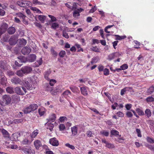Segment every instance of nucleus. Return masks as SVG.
I'll return each mask as SVG.
<instances>
[{
  "mask_svg": "<svg viewBox=\"0 0 154 154\" xmlns=\"http://www.w3.org/2000/svg\"><path fill=\"white\" fill-rule=\"evenodd\" d=\"M7 82L6 78L5 77H2L0 79V83L3 85H6Z\"/></svg>",
  "mask_w": 154,
  "mask_h": 154,
  "instance_id": "4be33fe9",
  "label": "nucleus"
},
{
  "mask_svg": "<svg viewBox=\"0 0 154 154\" xmlns=\"http://www.w3.org/2000/svg\"><path fill=\"white\" fill-rule=\"evenodd\" d=\"M65 146L68 147L69 148H70L72 150H74L75 149V146L72 145H71L69 143H66L65 144Z\"/></svg>",
  "mask_w": 154,
  "mask_h": 154,
  "instance_id": "49530a36",
  "label": "nucleus"
},
{
  "mask_svg": "<svg viewBox=\"0 0 154 154\" xmlns=\"http://www.w3.org/2000/svg\"><path fill=\"white\" fill-rule=\"evenodd\" d=\"M38 112L40 116H42L44 115L45 113V109L44 108H41L38 109Z\"/></svg>",
  "mask_w": 154,
  "mask_h": 154,
  "instance_id": "412c9836",
  "label": "nucleus"
},
{
  "mask_svg": "<svg viewBox=\"0 0 154 154\" xmlns=\"http://www.w3.org/2000/svg\"><path fill=\"white\" fill-rule=\"evenodd\" d=\"M116 114L119 117H123L124 116V114L122 112L118 111L117 112Z\"/></svg>",
  "mask_w": 154,
  "mask_h": 154,
  "instance_id": "e2e57ef3",
  "label": "nucleus"
},
{
  "mask_svg": "<svg viewBox=\"0 0 154 154\" xmlns=\"http://www.w3.org/2000/svg\"><path fill=\"white\" fill-rule=\"evenodd\" d=\"M38 133V130H36L33 131L31 135V137L32 138H35Z\"/></svg>",
  "mask_w": 154,
  "mask_h": 154,
  "instance_id": "e433bc0d",
  "label": "nucleus"
},
{
  "mask_svg": "<svg viewBox=\"0 0 154 154\" xmlns=\"http://www.w3.org/2000/svg\"><path fill=\"white\" fill-rule=\"evenodd\" d=\"M23 122V120L22 119H15L13 120V121H12L11 123V124H13V123H15V124H18L19 123H22Z\"/></svg>",
  "mask_w": 154,
  "mask_h": 154,
  "instance_id": "72a5a7b5",
  "label": "nucleus"
},
{
  "mask_svg": "<svg viewBox=\"0 0 154 154\" xmlns=\"http://www.w3.org/2000/svg\"><path fill=\"white\" fill-rule=\"evenodd\" d=\"M51 72L50 70H48L46 71L44 74V77L45 79L47 80H49L50 79L49 78V76L51 74Z\"/></svg>",
  "mask_w": 154,
  "mask_h": 154,
  "instance_id": "b1692460",
  "label": "nucleus"
},
{
  "mask_svg": "<svg viewBox=\"0 0 154 154\" xmlns=\"http://www.w3.org/2000/svg\"><path fill=\"white\" fill-rule=\"evenodd\" d=\"M17 41L19 43V46L20 47L25 45L26 43V41L25 39H18Z\"/></svg>",
  "mask_w": 154,
  "mask_h": 154,
  "instance_id": "4468645a",
  "label": "nucleus"
},
{
  "mask_svg": "<svg viewBox=\"0 0 154 154\" xmlns=\"http://www.w3.org/2000/svg\"><path fill=\"white\" fill-rule=\"evenodd\" d=\"M106 146L109 148H113L115 147V146L113 144L108 143H107Z\"/></svg>",
  "mask_w": 154,
  "mask_h": 154,
  "instance_id": "8fccbe9b",
  "label": "nucleus"
},
{
  "mask_svg": "<svg viewBox=\"0 0 154 154\" xmlns=\"http://www.w3.org/2000/svg\"><path fill=\"white\" fill-rule=\"evenodd\" d=\"M71 92L68 90H67L64 91L62 94V96L65 97L69 94L71 95Z\"/></svg>",
  "mask_w": 154,
  "mask_h": 154,
  "instance_id": "a19ab883",
  "label": "nucleus"
},
{
  "mask_svg": "<svg viewBox=\"0 0 154 154\" xmlns=\"http://www.w3.org/2000/svg\"><path fill=\"white\" fill-rule=\"evenodd\" d=\"M136 111L138 114V115L140 116H143L144 115V113L142 109L139 108H136Z\"/></svg>",
  "mask_w": 154,
  "mask_h": 154,
  "instance_id": "c756f323",
  "label": "nucleus"
},
{
  "mask_svg": "<svg viewBox=\"0 0 154 154\" xmlns=\"http://www.w3.org/2000/svg\"><path fill=\"white\" fill-rule=\"evenodd\" d=\"M48 16L51 19V21L52 22H54L56 21V18L54 16L51 15H48Z\"/></svg>",
  "mask_w": 154,
  "mask_h": 154,
  "instance_id": "69168bd1",
  "label": "nucleus"
},
{
  "mask_svg": "<svg viewBox=\"0 0 154 154\" xmlns=\"http://www.w3.org/2000/svg\"><path fill=\"white\" fill-rule=\"evenodd\" d=\"M46 16L45 15H39L38 16L39 20L42 23H44L46 18Z\"/></svg>",
  "mask_w": 154,
  "mask_h": 154,
  "instance_id": "cd10ccee",
  "label": "nucleus"
},
{
  "mask_svg": "<svg viewBox=\"0 0 154 154\" xmlns=\"http://www.w3.org/2000/svg\"><path fill=\"white\" fill-rule=\"evenodd\" d=\"M147 141L150 143H154V140L149 137H147L146 138Z\"/></svg>",
  "mask_w": 154,
  "mask_h": 154,
  "instance_id": "864d4df0",
  "label": "nucleus"
},
{
  "mask_svg": "<svg viewBox=\"0 0 154 154\" xmlns=\"http://www.w3.org/2000/svg\"><path fill=\"white\" fill-rule=\"evenodd\" d=\"M51 27L52 28L55 29L57 27H59V24L57 23H54L52 24Z\"/></svg>",
  "mask_w": 154,
  "mask_h": 154,
  "instance_id": "680f3d73",
  "label": "nucleus"
},
{
  "mask_svg": "<svg viewBox=\"0 0 154 154\" xmlns=\"http://www.w3.org/2000/svg\"><path fill=\"white\" fill-rule=\"evenodd\" d=\"M31 10H32L34 11H36L38 13V14L42 13L41 11L40 10H39V9H38V8H36V7H32L31 8Z\"/></svg>",
  "mask_w": 154,
  "mask_h": 154,
  "instance_id": "de8ad7c7",
  "label": "nucleus"
},
{
  "mask_svg": "<svg viewBox=\"0 0 154 154\" xmlns=\"http://www.w3.org/2000/svg\"><path fill=\"white\" fill-rule=\"evenodd\" d=\"M128 65L126 64H123L120 66V68L122 70L126 69L128 68Z\"/></svg>",
  "mask_w": 154,
  "mask_h": 154,
  "instance_id": "6e6d98bb",
  "label": "nucleus"
},
{
  "mask_svg": "<svg viewBox=\"0 0 154 154\" xmlns=\"http://www.w3.org/2000/svg\"><path fill=\"white\" fill-rule=\"evenodd\" d=\"M22 69L23 71V73L25 74H27L29 73L32 71V68L31 67L26 66L22 67Z\"/></svg>",
  "mask_w": 154,
  "mask_h": 154,
  "instance_id": "6e6552de",
  "label": "nucleus"
},
{
  "mask_svg": "<svg viewBox=\"0 0 154 154\" xmlns=\"http://www.w3.org/2000/svg\"><path fill=\"white\" fill-rule=\"evenodd\" d=\"M20 136V133L17 132L13 134L10 137V140L12 141H17L18 140V138Z\"/></svg>",
  "mask_w": 154,
  "mask_h": 154,
  "instance_id": "39448f33",
  "label": "nucleus"
},
{
  "mask_svg": "<svg viewBox=\"0 0 154 154\" xmlns=\"http://www.w3.org/2000/svg\"><path fill=\"white\" fill-rule=\"evenodd\" d=\"M19 150H22L24 154H35V152L30 148L20 147Z\"/></svg>",
  "mask_w": 154,
  "mask_h": 154,
  "instance_id": "f03ea898",
  "label": "nucleus"
},
{
  "mask_svg": "<svg viewBox=\"0 0 154 154\" xmlns=\"http://www.w3.org/2000/svg\"><path fill=\"white\" fill-rule=\"evenodd\" d=\"M66 54V52L64 51H62L59 53L60 57H63Z\"/></svg>",
  "mask_w": 154,
  "mask_h": 154,
  "instance_id": "4d7b16f0",
  "label": "nucleus"
},
{
  "mask_svg": "<svg viewBox=\"0 0 154 154\" xmlns=\"http://www.w3.org/2000/svg\"><path fill=\"white\" fill-rule=\"evenodd\" d=\"M49 143L54 146H57L59 144V141L55 137H53L49 140Z\"/></svg>",
  "mask_w": 154,
  "mask_h": 154,
  "instance_id": "0eeeda50",
  "label": "nucleus"
},
{
  "mask_svg": "<svg viewBox=\"0 0 154 154\" xmlns=\"http://www.w3.org/2000/svg\"><path fill=\"white\" fill-rule=\"evenodd\" d=\"M24 85L28 90H31L32 88V85L28 81H25L23 83Z\"/></svg>",
  "mask_w": 154,
  "mask_h": 154,
  "instance_id": "f3484780",
  "label": "nucleus"
},
{
  "mask_svg": "<svg viewBox=\"0 0 154 154\" xmlns=\"http://www.w3.org/2000/svg\"><path fill=\"white\" fill-rule=\"evenodd\" d=\"M100 134L106 137L108 136L109 135V132L104 130L100 131Z\"/></svg>",
  "mask_w": 154,
  "mask_h": 154,
  "instance_id": "ea45409f",
  "label": "nucleus"
},
{
  "mask_svg": "<svg viewBox=\"0 0 154 154\" xmlns=\"http://www.w3.org/2000/svg\"><path fill=\"white\" fill-rule=\"evenodd\" d=\"M28 139L25 138L21 142V144L23 145H26L28 143Z\"/></svg>",
  "mask_w": 154,
  "mask_h": 154,
  "instance_id": "13d9d810",
  "label": "nucleus"
},
{
  "mask_svg": "<svg viewBox=\"0 0 154 154\" xmlns=\"http://www.w3.org/2000/svg\"><path fill=\"white\" fill-rule=\"evenodd\" d=\"M16 29L13 26L10 27V35L13 34L15 32Z\"/></svg>",
  "mask_w": 154,
  "mask_h": 154,
  "instance_id": "bf43d9fd",
  "label": "nucleus"
},
{
  "mask_svg": "<svg viewBox=\"0 0 154 154\" xmlns=\"http://www.w3.org/2000/svg\"><path fill=\"white\" fill-rule=\"evenodd\" d=\"M31 51V50L30 48L26 46L22 48L21 50V52L24 55H27L30 53Z\"/></svg>",
  "mask_w": 154,
  "mask_h": 154,
  "instance_id": "1a4fd4ad",
  "label": "nucleus"
},
{
  "mask_svg": "<svg viewBox=\"0 0 154 154\" xmlns=\"http://www.w3.org/2000/svg\"><path fill=\"white\" fill-rule=\"evenodd\" d=\"M59 128L60 131H62L65 129L66 127L64 124H61L59 126Z\"/></svg>",
  "mask_w": 154,
  "mask_h": 154,
  "instance_id": "603ef678",
  "label": "nucleus"
},
{
  "mask_svg": "<svg viewBox=\"0 0 154 154\" xmlns=\"http://www.w3.org/2000/svg\"><path fill=\"white\" fill-rule=\"evenodd\" d=\"M64 89L62 85H59L56 87L55 90L57 93L61 92Z\"/></svg>",
  "mask_w": 154,
  "mask_h": 154,
  "instance_id": "bb28decb",
  "label": "nucleus"
},
{
  "mask_svg": "<svg viewBox=\"0 0 154 154\" xmlns=\"http://www.w3.org/2000/svg\"><path fill=\"white\" fill-rule=\"evenodd\" d=\"M103 71V74L104 75L107 76L109 74V70L108 69L105 68Z\"/></svg>",
  "mask_w": 154,
  "mask_h": 154,
  "instance_id": "5fc2aeb1",
  "label": "nucleus"
},
{
  "mask_svg": "<svg viewBox=\"0 0 154 154\" xmlns=\"http://www.w3.org/2000/svg\"><path fill=\"white\" fill-rule=\"evenodd\" d=\"M0 67L4 69H5L6 68V63L2 61H0Z\"/></svg>",
  "mask_w": 154,
  "mask_h": 154,
  "instance_id": "4c0bfd02",
  "label": "nucleus"
},
{
  "mask_svg": "<svg viewBox=\"0 0 154 154\" xmlns=\"http://www.w3.org/2000/svg\"><path fill=\"white\" fill-rule=\"evenodd\" d=\"M148 123L150 124L149 127L151 130L153 129L154 128V121L152 120H149Z\"/></svg>",
  "mask_w": 154,
  "mask_h": 154,
  "instance_id": "79ce46f5",
  "label": "nucleus"
},
{
  "mask_svg": "<svg viewBox=\"0 0 154 154\" xmlns=\"http://www.w3.org/2000/svg\"><path fill=\"white\" fill-rule=\"evenodd\" d=\"M17 16L22 19H25L26 17L24 14L22 13H19L17 14Z\"/></svg>",
  "mask_w": 154,
  "mask_h": 154,
  "instance_id": "09e8293b",
  "label": "nucleus"
},
{
  "mask_svg": "<svg viewBox=\"0 0 154 154\" xmlns=\"http://www.w3.org/2000/svg\"><path fill=\"white\" fill-rule=\"evenodd\" d=\"M112 38H126L125 35H122L120 36L118 35H112Z\"/></svg>",
  "mask_w": 154,
  "mask_h": 154,
  "instance_id": "f704fd0d",
  "label": "nucleus"
},
{
  "mask_svg": "<svg viewBox=\"0 0 154 154\" xmlns=\"http://www.w3.org/2000/svg\"><path fill=\"white\" fill-rule=\"evenodd\" d=\"M51 52L52 55L54 57H56L57 56V53L56 51H55L53 47L51 48Z\"/></svg>",
  "mask_w": 154,
  "mask_h": 154,
  "instance_id": "a18cd8bd",
  "label": "nucleus"
},
{
  "mask_svg": "<svg viewBox=\"0 0 154 154\" xmlns=\"http://www.w3.org/2000/svg\"><path fill=\"white\" fill-rule=\"evenodd\" d=\"M80 15L79 13L76 10H74L73 12V16L75 18H78Z\"/></svg>",
  "mask_w": 154,
  "mask_h": 154,
  "instance_id": "2f4dec72",
  "label": "nucleus"
},
{
  "mask_svg": "<svg viewBox=\"0 0 154 154\" xmlns=\"http://www.w3.org/2000/svg\"><path fill=\"white\" fill-rule=\"evenodd\" d=\"M110 137H112V136H117L119 135V132L118 131L115 130H112L110 131Z\"/></svg>",
  "mask_w": 154,
  "mask_h": 154,
  "instance_id": "393cba45",
  "label": "nucleus"
},
{
  "mask_svg": "<svg viewBox=\"0 0 154 154\" xmlns=\"http://www.w3.org/2000/svg\"><path fill=\"white\" fill-rule=\"evenodd\" d=\"M46 125L48 126L47 128L49 129L51 131H52L54 127V125L53 124L51 123L50 122H48L46 123Z\"/></svg>",
  "mask_w": 154,
  "mask_h": 154,
  "instance_id": "aec40b11",
  "label": "nucleus"
},
{
  "mask_svg": "<svg viewBox=\"0 0 154 154\" xmlns=\"http://www.w3.org/2000/svg\"><path fill=\"white\" fill-rule=\"evenodd\" d=\"M91 49L93 51L98 52H100L99 49L96 47H93L91 48Z\"/></svg>",
  "mask_w": 154,
  "mask_h": 154,
  "instance_id": "0e129e2a",
  "label": "nucleus"
},
{
  "mask_svg": "<svg viewBox=\"0 0 154 154\" xmlns=\"http://www.w3.org/2000/svg\"><path fill=\"white\" fill-rule=\"evenodd\" d=\"M69 88L74 93H77L79 92V88L76 86L71 85L70 86Z\"/></svg>",
  "mask_w": 154,
  "mask_h": 154,
  "instance_id": "dca6fc26",
  "label": "nucleus"
},
{
  "mask_svg": "<svg viewBox=\"0 0 154 154\" xmlns=\"http://www.w3.org/2000/svg\"><path fill=\"white\" fill-rule=\"evenodd\" d=\"M18 61L22 64V63H25L28 61L27 57H26L24 56H20L18 57Z\"/></svg>",
  "mask_w": 154,
  "mask_h": 154,
  "instance_id": "9b49d317",
  "label": "nucleus"
},
{
  "mask_svg": "<svg viewBox=\"0 0 154 154\" xmlns=\"http://www.w3.org/2000/svg\"><path fill=\"white\" fill-rule=\"evenodd\" d=\"M98 58L97 57H94L92 58L90 63L91 64H93L94 63H96L98 62Z\"/></svg>",
  "mask_w": 154,
  "mask_h": 154,
  "instance_id": "58836bf2",
  "label": "nucleus"
},
{
  "mask_svg": "<svg viewBox=\"0 0 154 154\" xmlns=\"http://www.w3.org/2000/svg\"><path fill=\"white\" fill-rule=\"evenodd\" d=\"M11 82L12 83L15 84H20L21 82V80L19 78L16 77L12 79H11Z\"/></svg>",
  "mask_w": 154,
  "mask_h": 154,
  "instance_id": "a211bd4d",
  "label": "nucleus"
},
{
  "mask_svg": "<svg viewBox=\"0 0 154 154\" xmlns=\"http://www.w3.org/2000/svg\"><path fill=\"white\" fill-rule=\"evenodd\" d=\"M24 74H25L23 73V71L22 69V68L20 70H18L17 72V74L19 76H23Z\"/></svg>",
  "mask_w": 154,
  "mask_h": 154,
  "instance_id": "c9c22d12",
  "label": "nucleus"
},
{
  "mask_svg": "<svg viewBox=\"0 0 154 154\" xmlns=\"http://www.w3.org/2000/svg\"><path fill=\"white\" fill-rule=\"evenodd\" d=\"M15 93L20 95H23L26 92V89L24 87H17L15 88Z\"/></svg>",
  "mask_w": 154,
  "mask_h": 154,
  "instance_id": "7ed1b4c3",
  "label": "nucleus"
},
{
  "mask_svg": "<svg viewBox=\"0 0 154 154\" xmlns=\"http://www.w3.org/2000/svg\"><path fill=\"white\" fill-rule=\"evenodd\" d=\"M56 82V81L55 79H51L50 81L49 84L51 86H53Z\"/></svg>",
  "mask_w": 154,
  "mask_h": 154,
  "instance_id": "774afa93",
  "label": "nucleus"
},
{
  "mask_svg": "<svg viewBox=\"0 0 154 154\" xmlns=\"http://www.w3.org/2000/svg\"><path fill=\"white\" fill-rule=\"evenodd\" d=\"M29 106H30V108H31L32 111H35L36 109L38 107V106L36 104H31Z\"/></svg>",
  "mask_w": 154,
  "mask_h": 154,
  "instance_id": "c85d7f7f",
  "label": "nucleus"
},
{
  "mask_svg": "<svg viewBox=\"0 0 154 154\" xmlns=\"http://www.w3.org/2000/svg\"><path fill=\"white\" fill-rule=\"evenodd\" d=\"M154 92V87L152 86L149 87V88L147 90V93L148 94H150Z\"/></svg>",
  "mask_w": 154,
  "mask_h": 154,
  "instance_id": "7c9ffc66",
  "label": "nucleus"
},
{
  "mask_svg": "<svg viewBox=\"0 0 154 154\" xmlns=\"http://www.w3.org/2000/svg\"><path fill=\"white\" fill-rule=\"evenodd\" d=\"M75 46L77 48L79 49L77 51L78 52H80V51H82V52L83 51V48H81L80 45L78 44H76L75 45Z\"/></svg>",
  "mask_w": 154,
  "mask_h": 154,
  "instance_id": "052dcab7",
  "label": "nucleus"
},
{
  "mask_svg": "<svg viewBox=\"0 0 154 154\" xmlns=\"http://www.w3.org/2000/svg\"><path fill=\"white\" fill-rule=\"evenodd\" d=\"M28 61L29 62H34L36 59L35 55L33 54H31L27 57Z\"/></svg>",
  "mask_w": 154,
  "mask_h": 154,
  "instance_id": "ddd939ff",
  "label": "nucleus"
},
{
  "mask_svg": "<svg viewBox=\"0 0 154 154\" xmlns=\"http://www.w3.org/2000/svg\"><path fill=\"white\" fill-rule=\"evenodd\" d=\"M2 132L4 137L5 138H9V137L8 132L4 129L2 130Z\"/></svg>",
  "mask_w": 154,
  "mask_h": 154,
  "instance_id": "5701e85b",
  "label": "nucleus"
},
{
  "mask_svg": "<svg viewBox=\"0 0 154 154\" xmlns=\"http://www.w3.org/2000/svg\"><path fill=\"white\" fill-rule=\"evenodd\" d=\"M20 100V98L19 96L16 94L13 95L11 98H10V102L11 101L13 103L18 102Z\"/></svg>",
  "mask_w": 154,
  "mask_h": 154,
  "instance_id": "423d86ee",
  "label": "nucleus"
},
{
  "mask_svg": "<svg viewBox=\"0 0 154 154\" xmlns=\"http://www.w3.org/2000/svg\"><path fill=\"white\" fill-rule=\"evenodd\" d=\"M115 54L114 53L111 54H109L108 56V59L111 60L114 58Z\"/></svg>",
  "mask_w": 154,
  "mask_h": 154,
  "instance_id": "338daca9",
  "label": "nucleus"
},
{
  "mask_svg": "<svg viewBox=\"0 0 154 154\" xmlns=\"http://www.w3.org/2000/svg\"><path fill=\"white\" fill-rule=\"evenodd\" d=\"M32 3L34 5H42L43 3L40 2L38 1V0H33Z\"/></svg>",
  "mask_w": 154,
  "mask_h": 154,
  "instance_id": "3c124183",
  "label": "nucleus"
},
{
  "mask_svg": "<svg viewBox=\"0 0 154 154\" xmlns=\"http://www.w3.org/2000/svg\"><path fill=\"white\" fill-rule=\"evenodd\" d=\"M146 100L147 102H153L154 101V98L152 96H149L146 99Z\"/></svg>",
  "mask_w": 154,
  "mask_h": 154,
  "instance_id": "c03bdc74",
  "label": "nucleus"
},
{
  "mask_svg": "<svg viewBox=\"0 0 154 154\" xmlns=\"http://www.w3.org/2000/svg\"><path fill=\"white\" fill-rule=\"evenodd\" d=\"M23 111L25 114L29 113L32 111L31 109L30 108L29 106L26 107L23 110Z\"/></svg>",
  "mask_w": 154,
  "mask_h": 154,
  "instance_id": "a878e982",
  "label": "nucleus"
},
{
  "mask_svg": "<svg viewBox=\"0 0 154 154\" xmlns=\"http://www.w3.org/2000/svg\"><path fill=\"white\" fill-rule=\"evenodd\" d=\"M131 89L132 88L131 87H126L123 89H122L121 91L120 94L121 95H123L125 94V92L126 91L127 89Z\"/></svg>",
  "mask_w": 154,
  "mask_h": 154,
  "instance_id": "37998d69",
  "label": "nucleus"
},
{
  "mask_svg": "<svg viewBox=\"0 0 154 154\" xmlns=\"http://www.w3.org/2000/svg\"><path fill=\"white\" fill-rule=\"evenodd\" d=\"M56 117V115L53 113L49 116L48 119H47V120L48 122H53L55 121Z\"/></svg>",
  "mask_w": 154,
  "mask_h": 154,
  "instance_id": "2eb2a0df",
  "label": "nucleus"
},
{
  "mask_svg": "<svg viewBox=\"0 0 154 154\" xmlns=\"http://www.w3.org/2000/svg\"><path fill=\"white\" fill-rule=\"evenodd\" d=\"M2 101L0 102V104L3 106L8 105L10 103V96L8 95L5 94L2 97Z\"/></svg>",
  "mask_w": 154,
  "mask_h": 154,
  "instance_id": "f257e3e1",
  "label": "nucleus"
},
{
  "mask_svg": "<svg viewBox=\"0 0 154 154\" xmlns=\"http://www.w3.org/2000/svg\"><path fill=\"white\" fill-rule=\"evenodd\" d=\"M145 113L146 116L148 118H149L151 116V112L150 110L148 109H147L145 111Z\"/></svg>",
  "mask_w": 154,
  "mask_h": 154,
  "instance_id": "473e14b6",
  "label": "nucleus"
},
{
  "mask_svg": "<svg viewBox=\"0 0 154 154\" xmlns=\"http://www.w3.org/2000/svg\"><path fill=\"white\" fill-rule=\"evenodd\" d=\"M72 134L73 136H75L77 134L78 128L76 126H74L71 128Z\"/></svg>",
  "mask_w": 154,
  "mask_h": 154,
  "instance_id": "6ab92c4d",
  "label": "nucleus"
},
{
  "mask_svg": "<svg viewBox=\"0 0 154 154\" xmlns=\"http://www.w3.org/2000/svg\"><path fill=\"white\" fill-rule=\"evenodd\" d=\"M17 5L22 7H26L27 6H29L31 4L30 2L27 1H18L17 2Z\"/></svg>",
  "mask_w": 154,
  "mask_h": 154,
  "instance_id": "20e7f679",
  "label": "nucleus"
},
{
  "mask_svg": "<svg viewBox=\"0 0 154 154\" xmlns=\"http://www.w3.org/2000/svg\"><path fill=\"white\" fill-rule=\"evenodd\" d=\"M34 145L36 149H38L42 146V145L41 141L38 140L34 141Z\"/></svg>",
  "mask_w": 154,
  "mask_h": 154,
  "instance_id": "f8f14e48",
  "label": "nucleus"
},
{
  "mask_svg": "<svg viewBox=\"0 0 154 154\" xmlns=\"http://www.w3.org/2000/svg\"><path fill=\"white\" fill-rule=\"evenodd\" d=\"M88 88L85 86L80 88V91L81 94L84 96H87L88 95Z\"/></svg>",
  "mask_w": 154,
  "mask_h": 154,
  "instance_id": "9d476101",
  "label": "nucleus"
}]
</instances>
